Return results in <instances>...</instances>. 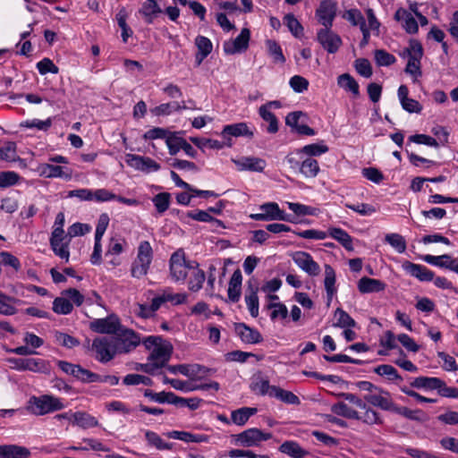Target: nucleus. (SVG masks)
Masks as SVG:
<instances>
[{"mask_svg":"<svg viewBox=\"0 0 458 458\" xmlns=\"http://www.w3.org/2000/svg\"><path fill=\"white\" fill-rule=\"evenodd\" d=\"M40 176L45 178H70L71 174L65 173L64 167L51 164H40L38 166Z\"/></svg>","mask_w":458,"mask_h":458,"instance_id":"nucleus-26","label":"nucleus"},{"mask_svg":"<svg viewBox=\"0 0 458 458\" xmlns=\"http://www.w3.org/2000/svg\"><path fill=\"white\" fill-rule=\"evenodd\" d=\"M328 150L329 148L323 141H320L305 145L302 148L296 149L295 154L300 156V158H302V156L313 158V157L321 156Z\"/></svg>","mask_w":458,"mask_h":458,"instance_id":"nucleus-25","label":"nucleus"},{"mask_svg":"<svg viewBox=\"0 0 458 458\" xmlns=\"http://www.w3.org/2000/svg\"><path fill=\"white\" fill-rule=\"evenodd\" d=\"M386 242L390 244L398 253H403L407 245L405 239L399 233H388L385 237Z\"/></svg>","mask_w":458,"mask_h":458,"instance_id":"nucleus-51","label":"nucleus"},{"mask_svg":"<svg viewBox=\"0 0 458 458\" xmlns=\"http://www.w3.org/2000/svg\"><path fill=\"white\" fill-rule=\"evenodd\" d=\"M335 318L336 322L333 324L335 327L346 328L354 327L356 326L355 320L344 310L338 308L335 311Z\"/></svg>","mask_w":458,"mask_h":458,"instance_id":"nucleus-48","label":"nucleus"},{"mask_svg":"<svg viewBox=\"0 0 458 458\" xmlns=\"http://www.w3.org/2000/svg\"><path fill=\"white\" fill-rule=\"evenodd\" d=\"M332 27L322 28L317 32V40L328 54L336 53L343 41L341 37L331 30Z\"/></svg>","mask_w":458,"mask_h":458,"instance_id":"nucleus-9","label":"nucleus"},{"mask_svg":"<svg viewBox=\"0 0 458 458\" xmlns=\"http://www.w3.org/2000/svg\"><path fill=\"white\" fill-rule=\"evenodd\" d=\"M335 284V272L330 265L325 266V289L327 292L328 301H331L333 296L336 293Z\"/></svg>","mask_w":458,"mask_h":458,"instance_id":"nucleus-38","label":"nucleus"},{"mask_svg":"<svg viewBox=\"0 0 458 458\" xmlns=\"http://www.w3.org/2000/svg\"><path fill=\"white\" fill-rule=\"evenodd\" d=\"M0 159L13 162L17 159L16 145L14 142L9 141L0 148Z\"/></svg>","mask_w":458,"mask_h":458,"instance_id":"nucleus-59","label":"nucleus"},{"mask_svg":"<svg viewBox=\"0 0 458 458\" xmlns=\"http://www.w3.org/2000/svg\"><path fill=\"white\" fill-rule=\"evenodd\" d=\"M236 333L241 337L242 341L245 344H259L262 341L260 333L251 328L245 324H239L236 326Z\"/></svg>","mask_w":458,"mask_h":458,"instance_id":"nucleus-24","label":"nucleus"},{"mask_svg":"<svg viewBox=\"0 0 458 458\" xmlns=\"http://www.w3.org/2000/svg\"><path fill=\"white\" fill-rule=\"evenodd\" d=\"M153 259V250L148 241L140 242L137 250V257L131 263V275L134 278H141L149 270Z\"/></svg>","mask_w":458,"mask_h":458,"instance_id":"nucleus-4","label":"nucleus"},{"mask_svg":"<svg viewBox=\"0 0 458 458\" xmlns=\"http://www.w3.org/2000/svg\"><path fill=\"white\" fill-rule=\"evenodd\" d=\"M288 208L297 216H314L316 208L296 202H287Z\"/></svg>","mask_w":458,"mask_h":458,"instance_id":"nucleus-62","label":"nucleus"},{"mask_svg":"<svg viewBox=\"0 0 458 458\" xmlns=\"http://www.w3.org/2000/svg\"><path fill=\"white\" fill-rule=\"evenodd\" d=\"M274 386L269 384V381L262 377H254L250 383V390L259 395H268L272 397V388Z\"/></svg>","mask_w":458,"mask_h":458,"instance_id":"nucleus-35","label":"nucleus"},{"mask_svg":"<svg viewBox=\"0 0 458 458\" xmlns=\"http://www.w3.org/2000/svg\"><path fill=\"white\" fill-rule=\"evenodd\" d=\"M272 397H276V399L288 404L298 405L301 403L300 398L293 392L282 389L276 386H273L272 388Z\"/></svg>","mask_w":458,"mask_h":458,"instance_id":"nucleus-40","label":"nucleus"},{"mask_svg":"<svg viewBox=\"0 0 458 458\" xmlns=\"http://www.w3.org/2000/svg\"><path fill=\"white\" fill-rule=\"evenodd\" d=\"M272 438V434L263 432L258 428H250L241 433L232 435L231 442L234 445L242 447L259 446L262 442Z\"/></svg>","mask_w":458,"mask_h":458,"instance_id":"nucleus-5","label":"nucleus"},{"mask_svg":"<svg viewBox=\"0 0 458 458\" xmlns=\"http://www.w3.org/2000/svg\"><path fill=\"white\" fill-rule=\"evenodd\" d=\"M89 351L96 360L106 364L118 355L114 342L111 336H98L92 340Z\"/></svg>","mask_w":458,"mask_h":458,"instance_id":"nucleus-3","label":"nucleus"},{"mask_svg":"<svg viewBox=\"0 0 458 458\" xmlns=\"http://www.w3.org/2000/svg\"><path fill=\"white\" fill-rule=\"evenodd\" d=\"M170 395H173L172 392H165L162 391L160 393H155L150 389H145L144 391V396L148 397L153 402L158 403H170L172 397Z\"/></svg>","mask_w":458,"mask_h":458,"instance_id":"nucleus-56","label":"nucleus"},{"mask_svg":"<svg viewBox=\"0 0 458 458\" xmlns=\"http://www.w3.org/2000/svg\"><path fill=\"white\" fill-rule=\"evenodd\" d=\"M245 302L248 307V310L250 315L253 318H257L259 316V297L257 292L251 291L249 294L245 295Z\"/></svg>","mask_w":458,"mask_h":458,"instance_id":"nucleus-63","label":"nucleus"},{"mask_svg":"<svg viewBox=\"0 0 458 458\" xmlns=\"http://www.w3.org/2000/svg\"><path fill=\"white\" fill-rule=\"evenodd\" d=\"M363 412H359V418H356L357 420H361L362 422L374 425V424H381L382 420L377 411L373 410L368 404H366V408H362Z\"/></svg>","mask_w":458,"mask_h":458,"instance_id":"nucleus-49","label":"nucleus"},{"mask_svg":"<svg viewBox=\"0 0 458 458\" xmlns=\"http://www.w3.org/2000/svg\"><path fill=\"white\" fill-rule=\"evenodd\" d=\"M402 267L407 274L421 282H430L434 279V272L425 266L404 261Z\"/></svg>","mask_w":458,"mask_h":458,"instance_id":"nucleus-19","label":"nucleus"},{"mask_svg":"<svg viewBox=\"0 0 458 458\" xmlns=\"http://www.w3.org/2000/svg\"><path fill=\"white\" fill-rule=\"evenodd\" d=\"M120 319L115 315H109L104 318H96L89 324V328L98 334L113 335L121 327Z\"/></svg>","mask_w":458,"mask_h":458,"instance_id":"nucleus-10","label":"nucleus"},{"mask_svg":"<svg viewBox=\"0 0 458 458\" xmlns=\"http://www.w3.org/2000/svg\"><path fill=\"white\" fill-rule=\"evenodd\" d=\"M266 47L267 49V53L269 56L273 59L274 63L281 64L285 63V57L283 54L282 47L276 41L273 39H267L266 41Z\"/></svg>","mask_w":458,"mask_h":458,"instance_id":"nucleus-46","label":"nucleus"},{"mask_svg":"<svg viewBox=\"0 0 458 458\" xmlns=\"http://www.w3.org/2000/svg\"><path fill=\"white\" fill-rule=\"evenodd\" d=\"M407 55L408 58H416L420 60L423 55V48L421 44L416 39H411L409 47L404 49L403 55Z\"/></svg>","mask_w":458,"mask_h":458,"instance_id":"nucleus-60","label":"nucleus"},{"mask_svg":"<svg viewBox=\"0 0 458 458\" xmlns=\"http://www.w3.org/2000/svg\"><path fill=\"white\" fill-rule=\"evenodd\" d=\"M21 176L14 171L0 172V189H6L21 183Z\"/></svg>","mask_w":458,"mask_h":458,"instance_id":"nucleus-44","label":"nucleus"},{"mask_svg":"<svg viewBox=\"0 0 458 458\" xmlns=\"http://www.w3.org/2000/svg\"><path fill=\"white\" fill-rule=\"evenodd\" d=\"M195 45L198 48V53L196 54V61L198 65H199L202 61L212 52L213 45L211 40L204 36H198L195 38Z\"/></svg>","mask_w":458,"mask_h":458,"instance_id":"nucleus-29","label":"nucleus"},{"mask_svg":"<svg viewBox=\"0 0 458 458\" xmlns=\"http://www.w3.org/2000/svg\"><path fill=\"white\" fill-rule=\"evenodd\" d=\"M331 411L333 413L346 419L355 420L356 418H359V411L353 410L344 402L333 404L331 406Z\"/></svg>","mask_w":458,"mask_h":458,"instance_id":"nucleus-47","label":"nucleus"},{"mask_svg":"<svg viewBox=\"0 0 458 458\" xmlns=\"http://www.w3.org/2000/svg\"><path fill=\"white\" fill-rule=\"evenodd\" d=\"M374 58L378 66H390L396 62L395 56L384 49H377Z\"/></svg>","mask_w":458,"mask_h":458,"instance_id":"nucleus-54","label":"nucleus"},{"mask_svg":"<svg viewBox=\"0 0 458 458\" xmlns=\"http://www.w3.org/2000/svg\"><path fill=\"white\" fill-rule=\"evenodd\" d=\"M259 114L265 122L268 123L267 127L268 133L275 134L278 131V119L270 110H267L266 106H259Z\"/></svg>","mask_w":458,"mask_h":458,"instance_id":"nucleus-41","label":"nucleus"},{"mask_svg":"<svg viewBox=\"0 0 458 458\" xmlns=\"http://www.w3.org/2000/svg\"><path fill=\"white\" fill-rule=\"evenodd\" d=\"M69 243L70 240L50 242L51 250H53L55 255H56L61 259L64 260L65 263H68L70 259Z\"/></svg>","mask_w":458,"mask_h":458,"instance_id":"nucleus-45","label":"nucleus"},{"mask_svg":"<svg viewBox=\"0 0 458 458\" xmlns=\"http://www.w3.org/2000/svg\"><path fill=\"white\" fill-rule=\"evenodd\" d=\"M65 407L63 400L52 394L32 395L27 403V411L36 416H43Z\"/></svg>","mask_w":458,"mask_h":458,"instance_id":"nucleus-2","label":"nucleus"},{"mask_svg":"<svg viewBox=\"0 0 458 458\" xmlns=\"http://www.w3.org/2000/svg\"><path fill=\"white\" fill-rule=\"evenodd\" d=\"M337 4L334 0H323L316 11V17L324 28L333 26L336 15Z\"/></svg>","mask_w":458,"mask_h":458,"instance_id":"nucleus-13","label":"nucleus"},{"mask_svg":"<svg viewBox=\"0 0 458 458\" xmlns=\"http://www.w3.org/2000/svg\"><path fill=\"white\" fill-rule=\"evenodd\" d=\"M337 84L345 91L351 92L354 97L360 96V86L355 79L349 73H344L338 76Z\"/></svg>","mask_w":458,"mask_h":458,"instance_id":"nucleus-36","label":"nucleus"},{"mask_svg":"<svg viewBox=\"0 0 458 458\" xmlns=\"http://www.w3.org/2000/svg\"><path fill=\"white\" fill-rule=\"evenodd\" d=\"M127 12L124 8L121 9L116 14V21L118 26L122 30V38L124 43L128 41V38L131 37L132 30L126 23Z\"/></svg>","mask_w":458,"mask_h":458,"instance_id":"nucleus-52","label":"nucleus"},{"mask_svg":"<svg viewBox=\"0 0 458 458\" xmlns=\"http://www.w3.org/2000/svg\"><path fill=\"white\" fill-rule=\"evenodd\" d=\"M161 13L162 9L157 0H146L139 9V13L142 15L148 24H152Z\"/></svg>","mask_w":458,"mask_h":458,"instance_id":"nucleus-21","label":"nucleus"},{"mask_svg":"<svg viewBox=\"0 0 458 458\" xmlns=\"http://www.w3.org/2000/svg\"><path fill=\"white\" fill-rule=\"evenodd\" d=\"M222 137L226 140V146H232V137H248L252 138L254 133L246 123H237L227 124L223 128Z\"/></svg>","mask_w":458,"mask_h":458,"instance_id":"nucleus-15","label":"nucleus"},{"mask_svg":"<svg viewBox=\"0 0 458 458\" xmlns=\"http://www.w3.org/2000/svg\"><path fill=\"white\" fill-rule=\"evenodd\" d=\"M73 425L83 429L98 427V420L94 416L85 411H76L73 416Z\"/></svg>","mask_w":458,"mask_h":458,"instance_id":"nucleus-34","label":"nucleus"},{"mask_svg":"<svg viewBox=\"0 0 458 458\" xmlns=\"http://www.w3.org/2000/svg\"><path fill=\"white\" fill-rule=\"evenodd\" d=\"M301 165L300 173L306 178H314L320 171L318 163L312 157L301 158Z\"/></svg>","mask_w":458,"mask_h":458,"instance_id":"nucleus-37","label":"nucleus"},{"mask_svg":"<svg viewBox=\"0 0 458 458\" xmlns=\"http://www.w3.org/2000/svg\"><path fill=\"white\" fill-rule=\"evenodd\" d=\"M6 361L11 369L17 371H31L34 373L49 374L51 371L50 362L40 358H8Z\"/></svg>","mask_w":458,"mask_h":458,"instance_id":"nucleus-6","label":"nucleus"},{"mask_svg":"<svg viewBox=\"0 0 458 458\" xmlns=\"http://www.w3.org/2000/svg\"><path fill=\"white\" fill-rule=\"evenodd\" d=\"M15 299L13 297H9L2 293H0V314L3 315H13L16 313V308L12 304L14 302Z\"/></svg>","mask_w":458,"mask_h":458,"instance_id":"nucleus-57","label":"nucleus"},{"mask_svg":"<svg viewBox=\"0 0 458 458\" xmlns=\"http://www.w3.org/2000/svg\"><path fill=\"white\" fill-rule=\"evenodd\" d=\"M171 195L167 192H161L157 194L152 201L158 213L166 211L170 205Z\"/></svg>","mask_w":458,"mask_h":458,"instance_id":"nucleus-58","label":"nucleus"},{"mask_svg":"<svg viewBox=\"0 0 458 458\" xmlns=\"http://www.w3.org/2000/svg\"><path fill=\"white\" fill-rule=\"evenodd\" d=\"M327 236L337 241L346 250H353L352 238L344 229L339 227H330L327 232Z\"/></svg>","mask_w":458,"mask_h":458,"instance_id":"nucleus-28","label":"nucleus"},{"mask_svg":"<svg viewBox=\"0 0 458 458\" xmlns=\"http://www.w3.org/2000/svg\"><path fill=\"white\" fill-rule=\"evenodd\" d=\"M117 349L118 354H125L133 351L140 345L141 339L140 335L133 331L121 326L120 329L114 335H112Z\"/></svg>","mask_w":458,"mask_h":458,"instance_id":"nucleus-7","label":"nucleus"},{"mask_svg":"<svg viewBox=\"0 0 458 458\" xmlns=\"http://www.w3.org/2000/svg\"><path fill=\"white\" fill-rule=\"evenodd\" d=\"M171 404L180 406V407H188L191 411H195L200 407V404L203 403V400L198 397L191 398H183L177 396L173 393Z\"/></svg>","mask_w":458,"mask_h":458,"instance_id":"nucleus-42","label":"nucleus"},{"mask_svg":"<svg viewBox=\"0 0 458 458\" xmlns=\"http://www.w3.org/2000/svg\"><path fill=\"white\" fill-rule=\"evenodd\" d=\"M375 372L381 377H386L391 381L403 380L402 377L398 374L396 369L392 365H379L375 369Z\"/></svg>","mask_w":458,"mask_h":458,"instance_id":"nucleus-55","label":"nucleus"},{"mask_svg":"<svg viewBox=\"0 0 458 458\" xmlns=\"http://www.w3.org/2000/svg\"><path fill=\"white\" fill-rule=\"evenodd\" d=\"M364 400L369 404L378 407L381 410L392 411L394 403L387 391L378 388L376 392L364 395Z\"/></svg>","mask_w":458,"mask_h":458,"instance_id":"nucleus-16","label":"nucleus"},{"mask_svg":"<svg viewBox=\"0 0 458 458\" xmlns=\"http://www.w3.org/2000/svg\"><path fill=\"white\" fill-rule=\"evenodd\" d=\"M188 288L191 292H199L206 280L205 272L199 268L197 261H190L188 272Z\"/></svg>","mask_w":458,"mask_h":458,"instance_id":"nucleus-18","label":"nucleus"},{"mask_svg":"<svg viewBox=\"0 0 458 458\" xmlns=\"http://www.w3.org/2000/svg\"><path fill=\"white\" fill-rule=\"evenodd\" d=\"M284 22L294 37H300L302 35L303 28L293 14L285 15Z\"/></svg>","mask_w":458,"mask_h":458,"instance_id":"nucleus-64","label":"nucleus"},{"mask_svg":"<svg viewBox=\"0 0 458 458\" xmlns=\"http://www.w3.org/2000/svg\"><path fill=\"white\" fill-rule=\"evenodd\" d=\"M185 102L179 103L177 101L164 103L154 107L151 112L154 115H169L174 112H181L182 110L187 109Z\"/></svg>","mask_w":458,"mask_h":458,"instance_id":"nucleus-30","label":"nucleus"},{"mask_svg":"<svg viewBox=\"0 0 458 458\" xmlns=\"http://www.w3.org/2000/svg\"><path fill=\"white\" fill-rule=\"evenodd\" d=\"M293 261L303 272L310 276H317L320 273L319 265L312 256L306 251H295L292 255Z\"/></svg>","mask_w":458,"mask_h":458,"instance_id":"nucleus-12","label":"nucleus"},{"mask_svg":"<svg viewBox=\"0 0 458 458\" xmlns=\"http://www.w3.org/2000/svg\"><path fill=\"white\" fill-rule=\"evenodd\" d=\"M279 451L292 458H303L309 452L304 450L296 441H284L280 446Z\"/></svg>","mask_w":458,"mask_h":458,"instance_id":"nucleus-31","label":"nucleus"},{"mask_svg":"<svg viewBox=\"0 0 458 458\" xmlns=\"http://www.w3.org/2000/svg\"><path fill=\"white\" fill-rule=\"evenodd\" d=\"M190 261L186 260L184 251L180 249L174 252L169 260L170 275L174 281L183 282L190 270Z\"/></svg>","mask_w":458,"mask_h":458,"instance_id":"nucleus-8","label":"nucleus"},{"mask_svg":"<svg viewBox=\"0 0 458 458\" xmlns=\"http://www.w3.org/2000/svg\"><path fill=\"white\" fill-rule=\"evenodd\" d=\"M394 20L398 21L406 33L414 35L419 31L416 16L404 8H398L394 13Z\"/></svg>","mask_w":458,"mask_h":458,"instance_id":"nucleus-17","label":"nucleus"},{"mask_svg":"<svg viewBox=\"0 0 458 458\" xmlns=\"http://www.w3.org/2000/svg\"><path fill=\"white\" fill-rule=\"evenodd\" d=\"M231 161L235 165L239 172L262 173L267 166L265 159L254 156H242L232 158Z\"/></svg>","mask_w":458,"mask_h":458,"instance_id":"nucleus-11","label":"nucleus"},{"mask_svg":"<svg viewBox=\"0 0 458 458\" xmlns=\"http://www.w3.org/2000/svg\"><path fill=\"white\" fill-rule=\"evenodd\" d=\"M81 443L84 445H72L68 449L72 451H95L98 453V455L100 456V453H110V448L104 445L100 440L92 437H84L81 439Z\"/></svg>","mask_w":458,"mask_h":458,"instance_id":"nucleus-20","label":"nucleus"},{"mask_svg":"<svg viewBox=\"0 0 458 458\" xmlns=\"http://www.w3.org/2000/svg\"><path fill=\"white\" fill-rule=\"evenodd\" d=\"M357 286L361 293H372L384 291L386 284L381 280L363 276L359 280Z\"/></svg>","mask_w":458,"mask_h":458,"instance_id":"nucleus-23","label":"nucleus"},{"mask_svg":"<svg viewBox=\"0 0 458 458\" xmlns=\"http://www.w3.org/2000/svg\"><path fill=\"white\" fill-rule=\"evenodd\" d=\"M144 435L148 445L157 450H170L172 448L170 443L163 440L162 437L154 431L147 429L144 431Z\"/></svg>","mask_w":458,"mask_h":458,"instance_id":"nucleus-39","label":"nucleus"},{"mask_svg":"<svg viewBox=\"0 0 458 458\" xmlns=\"http://www.w3.org/2000/svg\"><path fill=\"white\" fill-rule=\"evenodd\" d=\"M250 38V31L249 29L244 28L234 39L225 41L223 49L227 55L242 53L248 48Z\"/></svg>","mask_w":458,"mask_h":458,"instance_id":"nucleus-14","label":"nucleus"},{"mask_svg":"<svg viewBox=\"0 0 458 458\" xmlns=\"http://www.w3.org/2000/svg\"><path fill=\"white\" fill-rule=\"evenodd\" d=\"M343 18L348 21L352 26H359L360 30L367 26L364 16L358 9L347 10L343 14Z\"/></svg>","mask_w":458,"mask_h":458,"instance_id":"nucleus-50","label":"nucleus"},{"mask_svg":"<svg viewBox=\"0 0 458 458\" xmlns=\"http://www.w3.org/2000/svg\"><path fill=\"white\" fill-rule=\"evenodd\" d=\"M422 259L432 266L443 267L451 270L453 258L448 254L440 256L425 255Z\"/></svg>","mask_w":458,"mask_h":458,"instance_id":"nucleus-43","label":"nucleus"},{"mask_svg":"<svg viewBox=\"0 0 458 458\" xmlns=\"http://www.w3.org/2000/svg\"><path fill=\"white\" fill-rule=\"evenodd\" d=\"M443 384V380L435 377H415L411 386L418 389L437 390Z\"/></svg>","mask_w":458,"mask_h":458,"instance_id":"nucleus-27","label":"nucleus"},{"mask_svg":"<svg viewBox=\"0 0 458 458\" xmlns=\"http://www.w3.org/2000/svg\"><path fill=\"white\" fill-rule=\"evenodd\" d=\"M183 138L178 137L175 132H170L165 140L170 155H176L182 148L181 141H183Z\"/></svg>","mask_w":458,"mask_h":458,"instance_id":"nucleus-61","label":"nucleus"},{"mask_svg":"<svg viewBox=\"0 0 458 458\" xmlns=\"http://www.w3.org/2000/svg\"><path fill=\"white\" fill-rule=\"evenodd\" d=\"M258 411L257 408L252 407H242L234 410L231 412L232 423L237 426H244L249 419L256 414Z\"/></svg>","mask_w":458,"mask_h":458,"instance_id":"nucleus-32","label":"nucleus"},{"mask_svg":"<svg viewBox=\"0 0 458 458\" xmlns=\"http://www.w3.org/2000/svg\"><path fill=\"white\" fill-rule=\"evenodd\" d=\"M142 344L150 351L148 360L152 362L157 370L166 365L173 350L170 344L165 342L160 336L155 335L148 336Z\"/></svg>","mask_w":458,"mask_h":458,"instance_id":"nucleus-1","label":"nucleus"},{"mask_svg":"<svg viewBox=\"0 0 458 458\" xmlns=\"http://www.w3.org/2000/svg\"><path fill=\"white\" fill-rule=\"evenodd\" d=\"M242 276L239 270L233 272L227 290L228 298L233 302H236L239 301L241 296V285H242Z\"/></svg>","mask_w":458,"mask_h":458,"instance_id":"nucleus-33","label":"nucleus"},{"mask_svg":"<svg viewBox=\"0 0 458 458\" xmlns=\"http://www.w3.org/2000/svg\"><path fill=\"white\" fill-rule=\"evenodd\" d=\"M72 303L64 297H57L53 301V310L56 314L67 315L72 311Z\"/></svg>","mask_w":458,"mask_h":458,"instance_id":"nucleus-53","label":"nucleus"},{"mask_svg":"<svg viewBox=\"0 0 458 458\" xmlns=\"http://www.w3.org/2000/svg\"><path fill=\"white\" fill-rule=\"evenodd\" d=\"M30 451L17 445H0V458H29Z\"/></svg>","mask_w":458,"mask_h":458,"instance_id":"nucleus-22","label":"nucleus"}]
</instances>
